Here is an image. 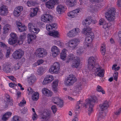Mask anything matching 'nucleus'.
<instances>
[{
    "mask_svg": "<svg viewBox=\"0 0 121 121\" xmlns=\"http://www.w3.org/2000/svg\"><path fill=\"white\" fill-rule=\"evenodd\" d=\"M121 112V108H119L117 109V110L114 112L115 115L118 116L119 115Z\"/></svg>",
    "mask_w": 121,
    "mask_h": 121,
    "instance_id": "3c124183",
    "label": "nucleus"
},
{
    "mask_svg": "<svg viewBox=\"0 0 121 121\" xmlns=\"http://www.w3.org/2000/svg\"><path fill=\"white\" fill-rule=\"evenodd\" d=\"M66 7L62 4H59L56 8V11L59 14H61L64 13L67 10Z\"/></svg>",
    "mask_w": 121,
    "mask_h": 121,
    "instance_id": "412c9836",
    "label": "nucleus"
},
{
    "mask_svg": "<svg viewBox=\"0 0 121 121\" xmlns=\"http://www.w3.org/2000/svg\"><path fill=\"white\" fill-rule=\"evenodd\" d=\"M41 21L45 23L50 22L53 19L52 16L49 14H44L41 15Z\"/></svg>",
    "mask_w": 121,
    "mask_h": 121,
    "instance_id": "2eb2a0df",
    "label": "nucleus"
},
{
    "mask_svg": "<svg viewBox=\"0 0 121 121\" xmlns=\"http://www.w3.org/2000/svg\"><path fill=\"white\" fill-rule=\"evenodd\" d=\"M60 66L59 63L55 62L49 69V71L52 74H57L59 73Z\"/></svg>",
    "mask_w": 121,
    "mask_h": 121,
    "instance_id": "0eeeda50",
    "label": "nucleus"
},
{
    "mask_svg": "<svg viewBox=\"0 0 121 121\" xmlns=\"http://www.w3.org/2000/svg\"><path fill=\"white\" fill-rule=\"evenodd\" d=\"M105 22L104 21V19L103 18H101L100 19L99 21V25H102L103 26Z\"/></svg>",
    "mask_w": 121,
    "mask_h": 121,
    "instance_id": "0e129e2a",
    "label": "nucleus"
},
{
    "mask_svg": "<svg viewBox=\"0 0 121 121\" xmlns=\"http://www.w3.org/2000/svg\"><path fill=\"white\" fill-rule=\"evenodd\" d=\"M24 54V51L21 49H18L13 52L12 54V56L14 59H19L23 56Z\"/></svg>",
    "mask_w": 121,
    "mask_h": 121,
    "instance_id": "9d476101",
    "label": "nucleus"
},
{
    "mask_svg": "<svg viewBox=\"0 0 121 121\" xmlns=\"http://www.w3.org/2000/svg\"><path fill=\"white\" fill-rule=\"evenodd\" d=\"M96 91L99 92H101L103 94H105V92L102 87L99 85L97 86L96 88Z\"/></svg>",
    "mask_w": 121,
    "mask_h": 121,
    "instance_id": "c03bdc74",
    "label": "nucleus"
},
{
    "mask_svg": "<svg viewBox=\"0 0 121 121\" xmlns=\"http://www.w3.org/2000/svg\"><path fill=\"white\" fill-rule=\"evenodd\" d=\"M115 9L114 8H110L105 15V17L107 20L110 22L113 21L115 18Z\"/></svg>",
    "mask_w": 121,
    "mask_h": 121,
    "instance_id": "39448f33",
    "label": "nucleus"
},
{
    "mask_svg": "<svg viewBox=\"0 0 121 121\" xmlns=\"http://www.w3.org/2000/svg\"><path fill=\"white\" fill-rule=\"evenodd\" d=\"M23 10V7L22 6H17L14 10L13 14L16 17H19L20 14L21 12Z\"/></svg>",
    "mask_w": 121,
    "mask_h": 121,
    "instance_id": "b1692460",
    "label": "nucleus"
},
{
    "mask_svg": "<svg viewBox=\"0 0 121 121\" xmlns=\"http://www.w3.org/2000/svg\"><path fill=\"white\" fill-rule=\"evenodd\" d=\"M33 10V12H31L30 14V16L31 17H33L37 15L38 12L39 10V8L37 7L31 8Z\"/></svg>",
    "mask_w": 121,
    "mask_h": 121,
    "instance_id": "c9c22d12",
    "label": "nucleus"
},
{
    "mask_svg": "<svg viewBox=\"0 0 121 121\" xmlns=\"http://www.w3.org/2000/svg\"><path fill=\"white\" fill-rule=\"evenodd\" d=\"M28 82L30 84H32L36 80V78L35 76L33 75H31L30 77H27Z\"/></svg>",
    "mask_w": 121,
    "mask_h": 121,
    "instance_id": "c85d7f7f",
    "label": "nucleus"
},
{
    "mask_svg": "<svg viewBox=\"0 0 121 121\" xmlns=\"http://www.w3.org/2000/svg\"><path fill=\"white\" fill-rule=\"evenodd\" d=\"M88 62V67L90 71L93 70L94 68L95 67L96 65L98 64L95 62V59L93 56H91L89 58Z\"/></svg>",
    "mask_w": 121,
    "mask_h": 121,
    "instance_id": "9b49d317",
    "label": "nucleus"
},
{
    "mask_svg": "<svg viewBox=\"0 0 121 121\" xmlns=\"http://www.w3.org/2000/svg\"><path fill=\"white\" fill-rule=\"evenodd\" d=\"M27 29V27L23 25L21 27H19L18 29L20 32H22L26 31Z\"/></svg>",
    "mask_w": 121,
    "mask_h": 121,
    "instance_id": "49530a36",
    "label": "nucleus"
},
{
    "mask_svg": "<svg viewBox=\"0 0 121 121\" xmlns=\"http://www.w3.org/2000/svg\"><path fill=\"white\" fill-rule=\"evenodd\" d=\"M56 104L59 107H62L63 106V101L60 99V100L57 102Z\"/></svg>",
    "mask_w": 121,
    "mask_h": 121,
    "instance_id": "864d4df0",
    "label": "nucleus"
},
{
    "mask_svg": "<svg viewBox=\"0 0 121 121\" xmlns=\"http://www.w3.org/2000/svg\"><path fill=\"white\" fill-rule=\"evenodd\" d=\"M73 30H74L76 35L78 34L80 32V30L78 28H76Z\"/></svg>",
    "mask_w": 121,
    "mask_h": 121,
    "instance_id": "338daca9",
    "label": "nucleus"
},
{
    "mask_svg": "<svg viewBox=\"0 0 121 121\" xmlns=\"http://www.w3.org/2000/svg\"><path fill=\"white\" fill-rule=\"evenodd\" d=\"M35 54L37 57L42 58L46 56L47 53L46 50L43 48H39L37 49Z\"/></svg>",
    "mask_w": 121,
    "mask_h": 121,
    "instance_id": "ddd939ff",
    "label": "nucleus"
},
{
    "mask_svg": "<svg viewBox=\"0 0 121 121\" xmlns=\"http://www.w3.org/2000/svg\"><path fill=\"white\" fill-rule=\"evenodd\" d=\"M3 69L4 71L8 73L12 71L10 65L7 64L4 65Z\"/></svg>",
    "mask_w": 121,
    "mask_h": 121,
    "instance_id": "473e14b6",
    "label": "nucleus"
},
{
    "mask_svg": "<svg viewBox=\"0 0 121 121\" xmlns=\"http://www.w3.org/2000/svg\"><path fill=\"white\" fill-rule=\"evenodd\" d=\"M50 115V112L48 110H45L41 115V121H48Z\"/></svg>",
    "mask_w": 121,
    "mask_h": 121,
    "instance_id": "dca6fc26",
    "label": "nucleus"
},
{
    "mask_svg": "<svg viewBox=\"0 0 121 121\" xmlns=\"http://www.w3.org/2000/svg\"><path fill=\"white\" fill-rule=\"evenodd\" d=\"M48 34L49 35L58 38L60 36L59 32L57 31L56 30H54L52 32H49Z\"/></svg>",
    "mask_w": 121,
    "mask_h": 121,
    "instance_id": "f704fd0d",
    "label": "nucleus"
},
{
    "mask_svg": "<svg viewBox=\"0 0 121 121\" xmlns=\"http://www.w3.org/2000/svg\"><path fill=\"white\" fill-rule=\"evenodd\" d=\"M44 70V68L42 67H39L37 70V74L39 75H42L43 73Z\"/></svg>",
    "mask_w": 121,
    "mask_h": 121,
    "instance_id": "37998d69",
    "label": "nucleus"
},
{
    "mask_svg": "<svg viewBox=\"0 0 121 121\" xmlns=\"http://www.w3.org/2000/svg\"><path fill=\"white\" fill-rule=\"evenodd\" d=\"M28 27L29 31L32 33L37 34L40 31V29L37 26H35L31 23L28 24Z\"/></svg>",
    "mask_w": 121,
    "mask_h": 121,
    "instance_id": "f3484780",
    "label": "nucleus"
},
{
    "mask_svg": "<svg viewBox=\"0 0 121 121\" xmlns=\"http://www.w3.org/2000/svg\"><path fill=\"white\" fill-rule=\"evenodd\" d=\"M112 70L116 72L120 69V67L119 66L117 67V64H114L112 65Z\"/></svg>",
    "mask_w": 121,
    "mask_h": 121,
    "instance_id": "a18cd8bd",
    "label": "nucleus"
},
{
    "mask_svg": "<svg viewBox=\"0 0 121 121\" xmlns=\"http://www.w3.org/2000/svg\"><path fill=\"white\" fill-rule=\"evenodd\" d=\"M51 109L54 113H56L57 111V109L55 105H53L51 107Z\"/></svg>",
    "mask_w": 121,
    "mask_h": 121,
    "instance_id": "69168bd1",
    "label": "nucleus"
},
{
    "mask_svg": "<svg viewBox=\"0 0 121 121\" xmlns=\"http://www.w3.org/2000/svg\"><path fill=\"white\" fill-rule=\"evenodd\" d=\"M101 8L102 6L99 3L95 4V5H92L91 6L90 9L92 12H97Z\"/></svg>",
    "mask_w": 121,
    "mask_h": 121,
    "instance_id": "bb28decb",
    "label": "nucleus"
},
{
    "mask_svg": "<svg viewBox=\"0 0 121 121\" xmlns=\"http://www.w3.org/2000/svg\"><path fill=\"white\" fill-rule=\"evenodd\" d=\"M10 36V38L8 40V43L10 45H17L18 37L16 34L14 32L11 33Z\"/></svg>",
    "mask_w": 121,
    "mask_h": 121,
    "instance_id": "1a4fd4ad",
    "label": "nucleus"
},
{
    "mask_svg": "<svg viewBox=\"0 0 121 121\" xmlns=\"http://www.w3.org/2000/svg\"><path fill=\"white\" fill-rule=\"evenodd\" d=\"M26 103V101L24 99H23L18 104V105L22 107L25 105Z\"/></svg>",
    "mask_w": 121,
    "mask_h": 121,
    "instance_id": "09e8293b",
    "label": "nucleus"
},
{
    "mask_svg": "<svg viewBox=\"0 0 121 121\" xmlns=\"http://www.w3.org/2000/svg\"><path fill=\"white\" fill-rule=\"evenodd\" d=\"M112 24L110 23H107L106 22L103 24L102 27L106 30L111 29Z\"/></svg>",
    "mask_w": 121,
    "mask_h": 121,
    "instance_id": "e433bc0d",
    "label": "nucleus"
},
{
    "mask_svg": "<svg viewBox=\"0 0 121 121\" xmlns=\"http://www.w3.org/2000/svg\"><path fill=\"white\" fill-rule=\"evenodd\" d=\"M54 79V77L52 75H47L44 78L42 82V84L44 85H46L51 83Z\"/></svg>",
    "mask_w": 121,
    "mask_h": 121,
    "instance_id": "6ab92c4d",
    "label": "nucleus"
},
{
    "mask_svg": "<svg viewBox=\"0 0 121 121\" xmlns=\"http://www.w3.org/2000/svg\"><path fill=\"white\" fill-rule=\"evenodd\" d=\"M35 4L36 3L35 1L31 0L28 1L27 3V5L29 7L34 6Z\"/></svg>",
    "mask_w": 121,
    "mask_h": 121,
    "instance_id": "79ce46f5",
    "label": "nucleus"
},
{
    "mask_svg": "<svg viewBox=\"0 0 121 121\" xmlns=\"http://www.w3.org/2000/svg\"><path fill=\"white\" fill-rule=\"evenodd\" d=\"M27 93L29 95L33 94L35 92L33 91L32 89L30 87H28L27 89Z\"/></svg>",
    "mask_w": 121,
    "mask_h": 121,
    "instance_id": "8fccbe9b",
    "label": "nucleus"
},
{
    "mask_svg": "<svg viewBox=\"0 0 121 121\" xmlns=\"http://www.w3.org/2000/svg\"><path fill=\"white\" fill-rule=\"evenodd\" d=\"M92 22V19L90 17L86 18L83 21L85 24L87 25H89Z\"/></svg>",
    "mask_w": 121,
    "mask_h": 121,
    "instance_id": "a19ab883",
    "label": "nucleus"
},
{
    "mask_svg": "<svg viewBox=\"0 0 121 121\" xmlns=\"http://www.w3.org/2000/svg\"><path fill=\"white\" fill-rule=\"evenodd\" d=\"M82 33L86 35L85 42L84 45L86 47L90 48L93 46L92 43V39L94 37V33L92 32V29L89 27L84 28L82 30Z\"/></svg>",
    "mask_w": 121,
    "mask_h": 121,
    "instance_id": "f03ea898",
    "label": "nucleus"
},
{
    "mask_svg": "<svg viewBox=\"0 0 121 121\" xmlns=\"http://www.w3.org/2000/svg\"><path fill=\"white\" fill-rule=\"evenodd\" d=\"M42 92L43 95L48 97L51 96L53 94L51 91L45 88L42 89Z\"/></svg>",
    "mask_w": 121,
    "mask_h": 121,
    "instance_id": "cd10ccee",
    "label": "nucleus"
},
{
    "mask_svg": "<svg viewBox=\"0 0 121 121\" xmlns=\"http://www.w3.org/2000/svg\"><path fill=\"white\" fill-rule=\"evenodd\" d=\"M3 34L7 35L11 31V26L8 24L5 25L3 28Z\"/></svg>",
    "mask_w": 121,
    "mask_h": 121,
    "instance_id": "393cba45",
    "label": "nucleus"
},
{
    "mask_svg": "<svg viewBox=\"0 0 121 121\" xmlns=\"http://www.w3.org/2000/svg\"><path fill=\"white\" fill-rule=\"evenodd\" d=\"M77 0H66L65 3L68 7H71L75 6L77 4Z\"/></svg>",
    "mask_w": 121,
    "mask_h": 121,
    "instance_id": "a878e982",
    "label": "nucleus"
},
{
    "mask_svg": "<svg viewBox=\"0 0 121 121\" xmlns=\"http://www.w3.org/2000/svg\"><path fill=\"white\" fill-rule=\"evenodd\" d=\"M73 61L71 64V67L73 68H78L80 63V60L78 57L75 56L73 54H70L66 59V63H69Z\"/></svg>",
    "mask_w": 121,
    "mask_h": 121,
    "instance_id": "20e7f679",
    "label": "nucleus"
},
{
    "mask_svg": "<svg viewBox=\"0 0 121 121\" xmlns=\"http://www.w3.org/2000/svg\"><path fill=\"white\" fill-rule=\"evenodd\" d=\"M100 51L101 53L103 55L105 54L106 52L105 45L104 43H103L101 45Z\"/></svg>",
    "mask_w": 121,
    "mask_h": 121,
    "instance_id": "58836bf2",
    "label": "nucleus"
},
{
    "mask_svg": "<svg viewBox=\"0 0 121 121\" xmlns=\"http://www.w3.org/2000/svg\"><path fill=\"white\" fill-rule=\"evenodd\" d=\"M7 77L8 78L13 81L15 82L16 81V79L13 76H7Z\"/></svg>",
    "mask_w": 121,
    "mask_h": 121,
    "instance_id": "774afa93",
    "label": "nucleus"
},
{
    "mask_svg": "<svg viewBox=\"0 0 121 121\" xmlns=\"http://www.w3.org/2000/svg\"><path fill=\"white\" fill-rule=\"evenodd\" d=\"M54 42L55 44L58 46H61L63 44L62 42H61L59 40L57 41L56 40H55Z\"/></svg>",
    "mask_w": 121,
    "mask_h": 121,
    "instance_id": "5fc2aeb1",
    "label": "nucleus"
},
{
    "mask_svg": "<svg viewBox=\"0 0 121 121\" xmlns=\"http://www.w3.org/2000/svg\"><path fill=\"white\" fill-rule=\"evenodd\" d=\"M100 110L98 117V120L100 121L104 119L107 112V109L109 106L108 101H105L100 105Z\"/></svg>",
    "mask_w": 121,
    "mask_h": 121,
    "instance_id": "7ed1b4c3",
    "label": "nucleus"
},
{
    "mask_svg": "<svg viewBox=\"0 0 121 121\" xmlns=\"http://www.w3.org/2000/svg\"><path fill=\"white\" fill-rule=\"evenodd\" d=\"M84 49L82 48L78 49L77 51V53L78 54L80 55L83 53Z\"/></svg>",
    "mask_w": 121,
    "mask_h": 121,
    "instance_id": "680f3d73",
    "label": "nucleus"
},
{
    "mask_svg": "<svg viewBox=\"0 0 121 121\" xmlns=\"http://www.w3.org/2000/svg\"><path fill=\"white\" fill-rule=\"evenodd\" d=\"M26 38V34L23 33L20 36L19 38V39L17 40V45H20L22 44L23 43V41Z\"/></svg>",
    "mask_w": 121,
    "mask_h": 121,
    "instance_id": "2f4dec72",
    "label": "nucleus"
},
{
    "mask_svg": "<svg viewBox=\"0 0 121 121\" xmlns=\"http://www.w3.org/2000/svg\"><path fill=\"white\" fill-rule=\"evenodd\" d=\"M8 13L7 7L3 4H1L0 5V15L2 16H5L7 15Z\"/></svg>",
    "mask_w": 121,
    "mask_h": 121,
    "instance_id": "4be33fe9",
    "label": "nucleus"
},
{
    "mask_svg": "<svg viewBox=\"0 0 121 121\" xmlns=\"http://www.w3.org/2000/svg\"><path fill=\"white\" fill-rule=\"evenodd\" d=\"M20 66L19 64L18 63L14 65L13 69L15 70H16L19 69L20 68Z\"/></svg>",
    "mask_w": 121,
    "mask_h": 121,
    "instance_id": "4d7b16f0",
    "label": "nucleus"
},
{
    "mask_svg": "<svg viewBox=\"0 0 121 121\" xmlns=\"http://www.w3.org/2000/svg\"><path fill=\"white\" fill-rule=\"evenodd\" d=\"M32 99L35 101L37 100L39 98V94L38 92H35L31 96Z\"/></svg>",
    "mask_w": 121,
    "mask_h": 121,
    "instance_id": "4c0bfd02",
    "label": "nucleus"
},
{
    "mask_svg": "<svg viewBox=\"0 0 121 121\" xmlns=\"http://www.w3.org/2000/svg\"><path fill=\"white\" fill-rule=\"evenodd\" d=\"M93 69L92 71H90L92 74H97V76L100 77H104V69H101L100 66L98 64L96 65L95 67Z\"/></svg>",
    "mask_w": 121,
    "mask_h": 121,
    "instance_id": "423d86ee",
    "label": "nucleus"
},
{
    "mask_svg": "<svg viewBox=\"0 0 121 121\" xmlns=\"http://www.w3.org/2000/svg\"><path fill=\"white\" fill-rule=\"evenodd\" d=\"M27 43L28 44H32L34 42L36 38V36L31 33H29L27 35Z\"/></svg>",
    "mask_w": 121,
    "mask_h": 121,
    "instance_id": "5701e85b",
    "label": "nucleus"
},
{
    "mask_svg": "<svg viewBox=\"0 0 121 121\" xmlns=\"http://www.w3.org/2000/svg\"><path fill=\"white\" fill-rule=\"evenodd\" d=\"M80 41L79 39L74 38L71 39L66 44L67 45H68L70 48L73 49L76 48L79 43Z\"/></svg>",
    "mask_w": 121,
    "mask_h": 121,
    "instance_id": "6e6552de",
    "label": "nucleus"
},
{
    "mask_svg": "<svg viewBox=\"0 0 121 121\" xmlns=\"http://www.w3.org/2000/svg\"><path fill=\"white\" fill-rule=\"evenodd\" d=\"M51 51L52 52V56L54 58L57 57L60 52L59 49L56 46H53L52 47L51 49Z\"/></svg>",
    "mask_w": 121,
    "mask_h": 121,
    "instance_id": "aec40b11",
    "label": "nucleus"
},
{
    "mask_svg": "<svg viewBox=\"0 0 121 121\" xmlns=\"http://www.w3.org/2000/svg\"><path fill=\"white\" fill-rule=\"evenodd\" d=\"M60 99L57 97H54L52 98V101L54 104H57V102L60 100Z\"/></svg>",
    "mask_w": 121,
    "mask_h": 121,
    "instance_id": "603ef678",
    "label": "nucleus"
},
{
    "mask_svg": "<svg viewBox=\"0 0 121 121\" xmlns=\"http://www.w3.org/2000/svg\"><path fill=\"white\" fill-rule=\"evenodd\" d=\"M82 88V83H80L78 84L76 88L77 90H81Z\"/></svg>",
    "mask_w": 121,
    "mask_h": 121,
    "instance_id": "bf43d9fd",
    "label": "nucleus"
},
{
    "mask_svg": "<svg viewBox=\"0 0 121 121\" xmlns=\"http://www.w3.org/2000/svg\"><path fill=\"white\" fill-rule=\"evenodd\" d=\"M67 50L64 48L62 51L60 55V57L61 59L63 60H65L66 57V53Z\"/></svg>",
    "mask_w": 121,
    "mask_h": 121,
    "instance_id": "c756f323",
    "label": "nucleus"
},
{
    "mask_svg": "<svg viewBox=\"0 0 121 121\" xmlns=\"http://www.w3.org/2000/svg\"><path fill=\"white\" fill-rule=\"evenodd\" d=\"M118 74V73L117 72H115L114 74H113V77L114 79L116 81H117V79Z\"/></svg>",
    "mask_w": 121,
    "mask_h": 121,
    "instance_id": "e2e57ef3",
    "label": "nucleus"
},
{
    "mask_svg": "<svg viewBox=\"0 0 121 121\" xmlns=\"http://www.w3.org/2000/svg\"><path fill=\"white\" fill-rule=\"evenodd\" d=\"M58 81L57 80H55L52 83L53 90L55 92H56L58 91Z\"/></svg>",
    "mask_w": 121,
    "mask_h": 121,
    "instance_id": "72a5a7b5",
    "label": "nucleus"
},
{
    "mask_svg": "<svg viewBox=\"0 0 121 121\" xmlns=\"http://www.w3.org/2000/svg\"><path fill=\"white\" fill-rule=\"evenodd\" d=\"M12 114V113L10 112H6L3 115L2 118V120L4 121H6L11 117Z\"/></svg>",
    "mask_w": 121,
    "mask_h": 121,
    "instance_id": "7c9ffc66",
    "label": "nucleus"
},
{
    "mask_svg": "<svg viewBox=\"0 0 121 121\" xmlns=\"http://www.w3.org/2000/svg\"><path fill=\"white\" fill-rule=\"evenodd\" d=\"M5 99H6L7 101H9L11 99V98L10 97L8 94H6L5 95Z\"/></svg>",
    "mask_w": 121,
    "mask_h": 121,
    "instance_id": "13d9d810",
    "label": "nucleus"
},
{
    "mask_svg": "<svg viewBox=\"0 0 121 121\" xmlns=\"http://www.w3.org/2000/svg\"><path fill=\"white\" fill-rule=\"evenodd\" d=\"M97 102V99L96 96H94L92 97L91 99H87L85 101V103L82 104V102L81 101H78L76 105L75 108V113H78L76 111H78L79 110L80 106H84L86 108L88 106L89 108L88 109V113L89 115H90L91 113L93 111V108L94 107L95 103Z\"/></svg>",
    "mask_w": 121,
    "mask_h": 121,
    "instance_id": "f257e3e1",
    "label": "nucleus"
},
{
    "mask_svg": "<svg viewBox=\"0 0 121 121\" xmlns=\"http://www.w3.org/2000/svg\"><path fill=\"white\" fill-rule=\"evenodd\" d=\"M77 80L76 78L74 75H70L65 79V84L68 86L72 85L76 82Z\"/></svg>",
    "mask_w": 121,
    "mask_h": 121,
    "instance_id": "f8f14e48",
    "label": "nucleus"
},
{
    "mask_svg": "<svg viewBox=\"0 0 121 121\" xmlns=\"http://www.w3.org/2000/svg\"><path fill=\"white\" fill-rule=\"evenodd\" d=\"M59 3L58 0H50L45 3V6L48 9H53L56 4Z\"/></svg>",
    "mask_w": 121,
    "mask_h": 121,
    "instance_id": "4468645a",
    "label": "nucleus"
},
{
    "mask_svg": "<svg viewBox=\"0 0 121 121\" xmlns=\"http://www.w3.org/2000/svg\"><path fill=\"white\" fill-rule=\"evenodd\" d=\"M67 36L69 37H75L76 35L74 30H72L69 31L67 34Z\"/></svg>",
    "mask_w": 121,
    "mask_h": 121,
    "instance_id": "ea45409f",
    "label": "nucleus"
},
{
    "mask_svg": "<svg viewBox=\"0 0 121 121\" xmlns=\"http://www.w3.org/2000/svg\"><path fill=\"white\" fill-rule=\"evenodd\" d=\"M81 12V9L77 8L72 11L67 13V16L69 18H74L77 16L78 13Z\"/></svg>",
    "mask_w": 121,
    "mask_h": 121,
    "instance_id": "a211bd4d",
    "label": "nucleus"
},
{
    "mask_svg": "<svg viewBox=\"0 0 121 121\" xmlns=\"http://www.w3.org/2000/svg\"><path fill=\"white\" fill-rule=\"evenodd\" d=\"M12 121H20L18 116L15 115L13 117Z\"/></svg>",
    "mask_w": 121,
    "mask_h": 121,
    "instance_id": "6e6d98bb",
    "label": "nucleus"
},
{
    "mask_svg": "<svg viewBox=\"0 0 121 121\" xmlns=\"http://www.w3.org/2000/svg\"><path fill=\"white\" fill-rule=\"evenodd\" d=\"M7 45L4 43L0 41V48H6Z\"/></svg>",
    "mask_w": 121,
    "mask_h": 121,
    "instance_id": "052dcab7",
    "label": "nucleus"
},
{
    "mask_svg": "<svg viewBox=\"0 0 121 121\" xmlns=\"http://www.w3.org/2000/svg\"><path fill=\"white\" fill-rule=\"evenodd\" d=\"M5 48L7 50L6 56L7 58H8L9 56L11 49L10 47H7V46Z\"/></svg>",
    "mask_w": 121,
    "mask_h": 121,
    "instance_id": "de8ad7c7",
    "label": "nucleus"
}]
</instances>
